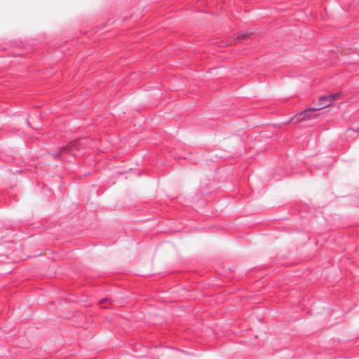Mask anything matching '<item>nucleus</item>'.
<instances>
[{
  "label": "nucleus",
  "mask_w": 359,
  "mask_h": 359,
  "mask_svg": "<svg viewBox=\"0 0 359 359\" xmlns=\"http://www.w3.org/2000/svg\"><path fill=\"white\" fill-rule=\"evenodd\" d=\"M330 101L327 98V95H323L319 97L317 103V107H311L302 111L300 113L297 114L291 118L292 120L296 119V121H301L306 118L310 119L313 117L311 114L312 112L324 109L330 105Z\"/></svg>",
  "instance_id": "obj_1"
},
{
  "label": "nucleus",
  "mask_w": 359,
  "mask_h": 359,
  "mask_svg": "<svg viewBox=\"0 0 359 359\" xmlns=\"http://www.w3.org/2000/svg\"><path fill=\"white\" fill-rule=\"evenodd\" d=\"M341 93H332V94H330V95H327V98H329V100L330 101V104L332 103V102H333L334 100H337L339 96L341 95Z\"/></svg>",
  "instance_id": "obj_2"
},
{
  "label": "nucleus",
  "mask_w": 359,
  "mask_h": 359,
  "mask_svg": "<svg viewBox=\"0 0 359 359\" xmlns=\"http://www.w3.org/2000/svg\"><path fill=\"white\" fill-rule=\"evenodd\" d=\"M250 34H251L250 33H248L247 32L241 31V32H238V37L240 39H248L250 37Z\"/></svg>",
  "instance_id": "obj_3"
},
{
  "label": "nucleus",
  "mask_w": 359,
  "mask_h": 359,
  "mask_svg": "<svg viewBox=\"0 0 359 359\" xmlns=\"http://www.w3.org/2000/svg\"><path fill=\"white\" fill-rule=\"evenodd\" d=\"M105 302H108L110 304H112L113 301L111 300V298L109 297H104V298H102L101 299L100 301H99V304H102L103 303H105Z\"/></svg>",
  "instance_id": "obj_4"
},
{
  "label": "nucleus",
  "mask_w": 359,
  "mask_h": 359,
  "mask_svg": "<svg viewBox=\"0 0 359 359\" xmlns=\"http://www.w3.org/2000/svg\"><path fill=\"white\" fill-rule=\"evenodd\" d=\"M358 130H359V128H358Z\"/></svg>",
  "instance_id": "obj_5"
}]
</instances>
